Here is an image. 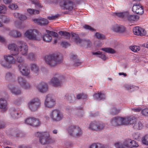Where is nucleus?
<instances>
[{
	"mask_svg": "<svg viewBox=\"0 0 148 148\" xmlns=\"http://www.w3.org/2000/svg\"><path fill=\"white\" fill-rule=\"evenodd\" d=\"M8 48L10 50L12 54L14 56L17 55L19 53L23 55L26 56L28 50L27 45L22 41H18L17 45L14 44L9 45Z\"/></svg>",
	"mask_w": 148,
	"mask_h": 148,
	"instance_id": "nucleus-1",
	"label": "nucleus"
},
{
	"mask_svg": "<svg viewBox=\"0 0 148 148\" xmlns=\"http://www.w3.org/2000/svg\"><path fill=\"white\" fill-rule=\"evenodd\" d=\"M45 60L47 64L51 67H54L61 63L63 60L62 55L60 54L53 53L46 56Z\"/></svg>",
	"mask_w": 148,
	"mask_h": 148,
	"instance_id": "nucleus-2",
	"label": "nucleus"
},
{
	"mask_svg": "<svg viewBox=\"0 0 148 148\" xmlns=\"http://www.w3.org/2000/svg\"><path fill=\"white\" fill-rule=\"evenodd\" d=\"M25 36L28 39L34 40H40L42 39L41 34L36 29H30L25 33Z\"/></svg>",
	"mask_w": 148,
	"mask_h": 148,
	"instance_id": "nucleus-3",
	"label": "nucleus"
},
{
	"mask_svg": "<svg viewBox=\"0 0 148 148\" xmlns=\"http://www.w3.org/2000/svg\"><path fill=\"white\" fill-rule=\"evenodd\" d=\"M41 105V101L38 98L31 99L28 103L29 108L32 111H37L40 107Z\"/></svg>",
	"mask_w": 148,
	"mask_h": 148,
	"instance_id": "nucleus-4",
	"label": "nucleus"
},
{
	"mask_svg": "<svg viewBox=\"0 0 148 148\" xmlns=\"http://www.w3.org/2000/svg\"><path fill=\"white\" fill-rule=\"evenodd\" d=\"M50 116L53 121L57 122L62 120L64 115L62 112L60 110L54 109L51 110L50 114Z\"/></svg>",
	"mask_w": 148,
	"mask_h": 148,
	"instance_id": "nucleus-5",
	"label": "nucleus"
},
{
	"mask_svg": "<svg viewBox=\"0 0 148 148\" xmlns=\"http://www.w3.org/2000/svg\"><path fill=\"white\" fill-rule=\"evenodd\" d=\"M36 136L39 137L40 142L42 144L44 145L50 143V138L49 132H37Z\"/></svg>",
	"mask_w": 148,
	"mask_h": 148,
	"instance_id": "nucleus-6",
	"label": "nucleus"
},
{
	"mask_svg": "<svg viewBox=\"0 0 148 148\" xmlns=\"http://www.w3.org/2000/svg\"><path fill=\"white\" fill-rule=\"evenodd\" d=\"M67 130L70 135L73 137H79L82 134L81 128L77 126L71 125L69 127Z\"/></svg>",
	"mask_w": 148,
	"mask_h": 148,
	"instance_id": "nucleus-7",
	"label": "nucleus"
},
{
	"mask_svg": "<svg viewBox=\"0 0 148 148\" xmlns=\"http://www.w3.org/2000/svg\"><path fill=\"white\" fill-rule=\"evenodd\" d=\"M64 80V77L59 74H55L54 76L52 78L50 82L54 87L60 86L62 82Z\"/></svg>",
	"mask_w": 148,
	"mask_h": 148,
	"instance_id": "nucleus-8",
	"label": "nucleus"
},
{
	"mask_svg": "<svg viewBox=\"0 0 148 148\" xmlns=\"http://www.w3.org/2000/svg\"><path fill=\"white\" fill-rule=\"evenodd\" d=\"M60 6L64 10H71L73 8V3L69 0H63L60 1Z\"/></svg>",
	"mask_w": 148,
	"mask_h": 148,
	"instance_id": "nucleus-9",
	"label": "nucleus"
},
{
	"mask_svg": "<svg viewBox=\"0 0 148 148\" xmlns=\"http://www.w3.org/2000/svg\"><path fill=\"white\" fill-rule=\"evenodd\" d=\"M110 123L112 125L114 126L124 125V118L119 116L114 117L111 119Z\"/></svg>",
	"mask_w": 148,
	"mask_h": 148,
	"instance_id": "nucleus-10",
	"label": "nucleus"
},
{
	"mask_svg": "<svg viewBox=\"0 0 148 148\" xmlns=\"http://www.w3.org/2000/svg\"><path fill=\"white\" fill-rule=\"evenodd\" d=\"M26 123L34 127H37L39 126L40 122L39 120L34 117H29L25 120Z\"/></svg>",
	"mask_w": 148,
	"mask_h": 148,
	"instance_id": "nucleus-11",
	"label": "nucleus"
},
{
	"mask_svg": "<svg viewBox=\"0 0 148 148\" xmlns=\"http://www.w3.org/2000/svg\"><path fill=\"white\" fill-rule=\"evenodd\" d=\"M56 103L55 100L51 97V95H48L46 97L44 104L46 107L52 108L54 107Z\"/></svg>",
	"mask_w": 148,
	"mask_h": 148,
	"instance_id": "nucleus-12",
	"label": "nucleus"
},
{
	"mask_svg": "<svg viewBox=\"0 0 148 148\" xmlns=\"http://www.w3.org/2000/svg\"><path fill=\"white\" fill-rule=\"evenodd\" d=\"M18 67L20 72L21 74L25 76H28L30 77L29 75L30 70L27 67V65L26 64H19L18 65Z\"/></svg>",
	"mask_w": 148,
	"mask_h": 148,
	"instance_id": "nucleus-13",
	"label": "nucleus"
},
{
	"mask_svg": "<svg viewBox=\"0 0 148 148\" xmlns=\"http://www.w3.org/2000/svg\"><path fill=\"white\" fill-rule=\"evenodd\" d=\"M131 140L129 139H127L123 143H116L115 144V146L116 148H129V147H132V146L130 145Z\"/></svg>",
	"mask_w": 148,
	"mask_h": 148,
	"instance_id": "nucleus-14",
	"label": "nucleus"
},
{
	"mask_svg": "<svg viewBox=\"0 0 148 148\" xmlns=\"http://www.w3.org/2000/svg\"><path fill=\"white\" fill-rule=\"evenodd\" d=\"M132 11L134 13L140 15L142 14L144 12L143 6L138 3L134 4L132 8Z\"/></svg>",
	"mask_w": 148,
	"mask_h": 148,
	"instance_id": "nucleus-15",
	"label": "nucleus"
},
{
	"mask_svg": "<svg viewBox=\"0 0 148 148\" xmlns=\"http://www.w3.org/2000/svg\"><path fill=\"white\" fill-rule=\"evenodd\" d=\"M133 32L135 35L141 36H145L146 34V31L145 29L138 26L134 27Z\"/></svg>",
	"mask_w": 148,
	"mask_h": 148,
	"instance_id": "nucleus-16",
	"label": "nucleus"
},
{
	"mask_svg": "<svg viewBox=\"0 0 148 148\" xmlns=\"http://www.w3.org/2000/svg\"><path fill=\"white\" fill-rule=\"evenodd\" d=\"M33 21L34 23L41 26H45L47 25L49 23L48 20L44 18L34 19H33Z\"/></svg>",
	"mask_w": 148,
	"mask_h": 148,
	"instance_id": "nucleus-17",
	"label": "nucleus"
},
{
	"mask_svg": "<svg viewBox=\"0 0 148 148\" xmlns=\"http://www.w3.org/2000/svg\"><path fill=\"white\" fill-rule=\"evenodd\" d=\"M8 104L6 100L4 98L0 99V109L3 112H5L8 109Z\"/></svg>",
	"mask_w": 148,
	"mask_h": 148,
	"instance_id": "nucleus-18",
	"label": "nucleus"
},
{
	"mask_svg": "<svg viewBox=\"0 0 148 148\" xmlns=\"http://www.w3.org/2000/svg\"><path fill=\"white\" fill-rule=\"evenodd\" d=\"M8 87L13 94L18 95L20 94L21 92V90L18 87H15L11 84H10L8 86Z\"/></svg>",
	"mask_w": 148,
	"mask_h": 148,
	"instance_id": "nucleus-19",
	"label": "nucleus"
},
{
	"mask_svg": "<svg viewBox=\"0 0 148 148\" xmlns=\"http://www.w3.org/2000/svg\"><path fill=\"white\" fill-rule=\"evenodd\" d=\"M48 85L45 82H42L38 85L37 88L41 92H44L48 90Z\"/></svg>",
	"mask_w": 148,
	"mask_h": 148,
	"instance_id": "nucleus-20",
	"label": "nucleus"
},
{
	"mask_svg": "<svg viewBox=\"0 0 148 148\" xmlns=\"http://www.w3.org/2000/svg\"><path fill=\"white\" fill-rule=\"evenodd\" d=\"M114 31L115 32L123 33L125 31V28L121 25H116L112 27Z\"/></svg>",
	"mask_w": 148,
	"mask_h": 148,
	"instance_id": "nucleus-21",
	"label": "nucleus"
},
{
	"mask_svg": "<svg viewBox=\"0 0 148 148\" xmlns=\"http://www.w3.org/2000/svg\"><path fill=\"white\" fill-rule=\"evenodd\" d=\"M136 121L135 118L131 116L126 118H124V125L134 124Z\"/></svg>",
	"mask_w": 148,
	"mask_h": 148,
	"instance_id": "nucleus-22",
	"label": "nucleus"
},
{
	"mask_svg": "<svg viewBox=\"0 0 148 148\" xmlns=\"http://www.w3.org/2000/svg\"><path fill=\"white\" fill-rule=\"evenodd\" d=\"M70 58L74 62L73 65L74 66H77L80 65L81 62H80L79 59L77 58L76 55L72 54H71Z\"/></svg>",
	"mask_w": 148,
	"mask_h": 148,
	"instance_id": "nucleus-23",
	"label": "nucleus"
},
{
	"mask_svg": "<svg viewBox=\"0 0 148 148\" xmlns=\"http://www.w3.org/2000/svg\"><path fill=\"white\" fill-rule=\"evenodd\" d=\"M10 114L11 117L13 119L18 118L21 116L19 112L14 109H11L10 110Z\"/></svg>",
	"mask_w": 148,
	"mask_h": 148,
	"instance_id": "nucleus-24",
	"label": "nucleus"
},
{
	"mask_svg": "<svg viewBox=\"0 0 148 148\" xmlns=\"http://www.w3.org/2000/svg\"><path fill=\"white\" fill-rule=\"evenodd\" d=\"M4 60L7 62H8V64L10 65L11 64H13L15 63L14 59L12 56H4Z\"/></svg>",
	"mask_w": 148,
	"mask_h": 148,
	"instance_id": "nucleus-25",
	"label": "nucleus"
},
{
	"mask_svg": "<svg viewBox=\"0 0 148 148\" xmlns=\"http://www.w3.org/2000/svg\"><path fill=\"white\" fill-rule=\"evenodd\" d=\"M139 19V16L136 15H130L128 12V15L126 17L125 20H128L129 21L131 22L135 21Z\"/></svg>",
	"mask_w": 148,
	"mask_h": 148,
	"instance_id": "nucleus-26",
	"label": "nucleus"
},
{
	"mask_svg": "<svg viewBox=\"0 0 148 148\" xmlns=\"http://www.w3.org/2000/svg\"><path fill=\"white\" fill-rule=\"evenodd\" d=\"M94 98L97 100H100L105 98V95L103 93L101 92L95 94L93 95Z\"/></svg>",
	"mask_w": 148,
	"mask_h": 148,
	"instance_id": "nucleus-27",
	"label": "nucleus"
},
{
	"mask_svg": "<svg viewBox=\"0 0 148 148\" xmlns=\"http://www.w3.org/2000/svg\"><path fill=\"white\" fill-rule=\"evenodd\" d=\"M71 35L72 38L74 41L77 44H79L82 39L80 38L78 35L75 33H71Z\"/></svg>",
	"mask_w": 148,
	"mask_h": 148,
	"instance_id": "nucleus-28",
	"label": "nucleus"
},
{
	"mask_svg": "<svg viewBox=\"0 0 148 148\" xmlns=\"http://www.w3.org/2000/svg\"><path fill=\"white\" fill-rule=\"evenodd\" d=\"M31 69L34 73L37 75L38 74L39 70L38 66L34 63L31 64Z\"/></svg>",
	"mask_w": 148,
	"mask_h": 148,
	"instance_id": "nucleus-29",
	"label": "nucleus"
},
{
	"mask_svg": "<svg viewBox=\"0 0 148 148\" xmlns=\"http://www.w3.org/2000/svg\"><path fill=\"white\" fill-rule=\"evenodd\" d=\"M114 14L118 17L123 18L125 20L126 17L128 15V12H116Z\"/></svg>",
	"mask_w": 148,
	"mask_h": 148,
	"instance_id": "nucleus-30",
	"label": "nucleus"
},
{
	"mask_svg": "<svg viewBox=\"0 0 148 148\" xmlns=\"http://www.w3.org/2000/svg\"><path fill=\"white\" fill-rule=\"evenodd\" d=\"M105 126V123L102 122L97 121L96 131H98L103 129Z\"/></svg>",
	"mask_w": 148,
	"mask_h": 148,
	"instance_id": "nucleus-31",
	"label": "nucleus"
},
{
	"mask_svg": "<svg viewBox=\"0 0 148 148\" xmlns=\"http://www.w3.org/2000/svg\"><path fill=\"white\" fill-rule=\"evenodd\" d=\"M9 34L11 36L15 37H19L21 35L19 32L15 30L11 31L9 32Z\"/></svg>",
	"mask_w": 148,
	"mask_h": 148,
	"instance_id": "nucleus-32",
	"label": "nucleus"
},
{
	"mask_svg": "<svg viewBox=\"0 0 148 148\" xmlns=\"http://www.w3.org/2000/svg\"><path fill=\"white\" fill-rule=\"evenodd\" d=\"M65 97L66 98L70 103H73L75 100L74 95L72 94H66Z\"/></svg>",
	"mask_w": 148,
	"mask_h": 148,
	"instance_id": "nucleus-33",
	"label": "nucleus"
},
{
	"mask_svg": "<svg viewBox=\"0 0 148 148\" xmlns=\"http://www.w3.org/2000/svg\"><path fill=\"white\" fill-rule=\"evenodd\" d=\"M133 127L135 129L140 130L143 128V125L141 122L137 121L134 123Z\"/></svg>",
	"mask_w": 148,
	"mask_h": 148,
	"instance_id": "nucleus-34",
	"label": "nucleus"
},
{
	"mask_svg": "<svg viewBox=\"0 0 148 148\" xmlns=\"http://www.w3.org/2000/svg\"><path fill=\"white\" fill-rule=\"evenodd\" d=\"M96 121H94L91 122L90 123L88 127L89 129L92 130L96 131V128H97L96 127Z\"/></svg>",
	"mask_w": 148,
	"mask_h": 148,
	"instance_id": "nucleus-35",
	"label": "nucleus"
},
{
	"mask_svg": "<svg viewBox=\"0 0 148 148\" xmlns=\"http://www.w3.org/2000/svg\"><path fill=\"white\" fill-rule=\"evenodd\" d=\"M58 33L60 35L64 37L66 39H68L70 38V35L69 32L61 31L59 32Z\"/></svg>",
	"mask_w": 148,
	"mask_h": 148,
	"instance_id": "nucleus-36",
	"label": "nucleus"
},
{
	"mask_svg": "<svg viewBox=\"0 0 148 148\" xmlns=\"http://www.w3.org/2000/svg\"><path fill=\"white\" fill-rule=\"evenodd\" d=\"M43 40L47 42H49L51 41V37L48 34H46L43 36L42 35Z\"/></svg>",
	"mask_w": 148,
	"mask_h": 148,
	"instance_id": "nucleus-37",
	"label": "nucleus"
},
{
	"mask_svg": "<svg viewBox=\"0 0 148 148\" xmlns=\"http://www.w3.org/2000/svg\"><path fill=\"white\" fill-rule=\"evenodd\" d=\"M90 148H104L103 144L99 143H93L90 147Z\"/></svg>",
	"mask_w": 148,
	"mask_h": 148,
	"instance_id": "nucleus-38",
	"label": "nucleus"
},
{
	"mask_svg": "<svg viewBox=\"0 0 148 148\" xmlns=\"http://www.w3.org/2000/svg\"><path fill=\"white\" fill-rule=\"evenodd\" d=\"M91 44V42L89 40L82 39L79 44L82 45H86L88 47H90Z\"/></svg>",
	"mask_w": 148,
	"mask_h": 148,
	"instance_id": "nucleus-39",
	"label": "nucleus"
},
{
	"mask_svg": "<svg viewBox=\"0 0 148 148\" xmlns=\"http://www.w3.org/2000/svg\"><path fill=\"white\" fill-rule=\"evenodd\" d=\"M101 50L103 51L109 53L113 54L115 53V51L114 50L111 48H102Z\"/></svg>",
	"mask_w": 148,
	"mask_h": 148,
	"instance_id": "nucleus-40",
	"label": "nucleus"
},
{
	"mask_svg": "<svg viewBox=\"0 0 148 148\" xmlns=\"http://www.w3.org/2000/svg\"><path fill=\"white\" fill-rule=\"evenodd\" d=\"M88 95L84 93L81 94H79L77 95L76 98L78 99H86L87 98Z\"/></svg>",
	"mask_w": 148,
	"mask_h": 148,
	"instance_id": "nucleus-41",
	"label": "nucleus"
},
{
	"mask_svg": "<svg viewBox=\"0 0 148 148\" xmlns=\"http://www.w3.org/2000/svg\"><path fill=\"white\" fill-rule=\"evenodd\" d=\"M17 81L18 83L21 86L22 85H23L24 83L26 81L25 79L23 77L20 76L18 77L17 78Z\"/></svg>",
	"mask_w": 148,
	"mask_h": 148,
	"instance_id": "nucleus-42",
	"label": "nucleus"
},
{
	"mask_svg": "<svg viewBox=\"0 0 148 148\" xmlns=\"http://www.w3.org/2000/svg\"><path fill=\"white\" fill-rule=\"evenodd\" d=\"M142 143L146 145H148V135H146L142 138Z\"/></svg>",
	"mask_w": 148,
	"mask_h": 148,
	"instance_id": "nucleus-43",
	"label": "nucleus"
},
{
	"mask_svg": "<svg viewBox=\"0 0 148 148\" xmlns=\"http://www.w3.org/2000/svg\"><path fill=\"white\" fill-rule=\"evenodd\" d=\"M5 78L6 80H10L14 78V75L10 73H7L5 75Z\"/></svg>",
	"mask_w": 148,
	"mask_h": 148,
	"instance_id": "nucleus-44",
	"label": "nucleus"
},
{
	"mask_svg": "<svg viewBox=\"0 0 148 148\" xmlns=\"http://www.w3.org/2000/svg\"><path fill=\"white\" fill-rule=\"evenodd\" d=\"M27 11L31 14H37L39 13V11L38 10H37L32 9H28L27 10Z\"/></svg>",
	"mask_w": 148,
	"mask_h": 148,
	"instance_id": "nucleus-45",
	"label": "nucleus"
},
{
	"mask_svg": "<svg viewBox=\"0 0 148 148\" xmlns=\"http://www.w3.org/2000/svg\"><path fill=\"white\" fill-rule=\"evenodd\" d=\"M130 48V49L134 52L138 51L140 49V47L136 46H131Z\"/></svg>",
	"mask_w": 148,
	"mask_h": 148,
	"instance_id": "nucleus-46",
	"label": "nucleus"
},
{
	"mask_svg": "<svg viewBox=\"0 0 148 148\" xmlns=\"http://www.w3.org/2000/svg\"><path fill=\"white\" fill-rule=\"evenodd\" d=\"M120 112V110L114 108L112 109L110 113L112 115H116L118 114Z\"/></svg>",
	"mask_w": 148,
	"mask_h": 148,
	"instance_id": "nucleus-47",
	"label": "nucleus"
},
{
	"mask_svg": "<svg viewBox=\"0 0 148 148\" xmlns=\"http://www.w3.org/2000/svg\"><path fill=\"white\" fill-rule=\"evenodd\" d=\"M28 58L30 60H33L36 58V56L33 53H30L28 55Z\"/></svg>",
	"mask_w": 148,
	"mask_h": 148,
	"instance_id": "nucleus-48",
	"label": "nucleus"
},
{
	"mask_svg": "<svg viewBox=\"0 0 148 148\" xmlns=\"http://www.w3.org/2000/svg\"><path fill=\"white\" fill-rule=\"evenodd\" d=\"M0 63L4 67L7 68L10 67V65L9 64L8 62H7L5 60L1 61L0 62Z\"/></svg>",
	"mask_w": 148,
	"mask_h": 148,
	"instance_id": "nucleus-49",
	"label": "nucleus"
},
{
	"mask_svg": "<svg viewBox=\"0 0 148 148\" xmlns=\"http://www.w3.org/2000/svg\"><path fill=\"white\" fill-rule=\"evenodd\" d=\"M16 60L17 62L20 63L19 64H25L23 62V59L21 56H19L17 57Z\"/></svg>",
	"mask_w": 148,
	"mask_h": 148,
	"instance_id": "nucleus-50",
	"label": "nucleus"
},
{
	"mask_svg": "<svg viewBox=\"0 0 148 148\" xmlns=\"http://www.w3.org/2000/svg\"><path fill=\"white\" fill-rule=\"evenodd\" d=\"M32 3L33 4H34L36 6L38 7L42 8L41 5L40 3V1H37L36 0H30Z\"/></svg>",
	"mask_w": 148,
	"mask_h": 148,
	"instance_id": "nucleus-51",
	"label": "nucleus"
},
{
	"mask_svg": "<svg viewBox=\"0 0 148 148\" xmlns=\"http://www.w3.org/2000/svg\"><path fill=\"white\" fill-rule=\"evenodd\" d=\"M46 32L48 34L51 35L55 37H57L58 36V34L56 32L47 30H46Z\"/></svg>",
	"mask_w": 148,
	"mask_h": 148,
	"instance_id": "nucleus-52",
	"label": "nucleus"
},
{
	"mask_svg": "<svg viewBox=\"0 0 148 148\" xmlns=\"http://www.w3.org/2000/svg\"><path fill=\"white\" fill-rule=\"evenodd\" d=\"M95 36L97 38L103 40L105 38V36L104 35L98 32L96 33Z\"/></svg>",
	"mask_w": 148,
	"mask_h": 148,
	"instance_id": "nucleus-53",
	"label": "nucleus"
},
{
	"mask_svg": "<svg viewBox=\"0 0 148 148\" xmlns=\"http://www.w3.org/2000/svg\"><path fill=\"white\" fill-rule=\"evenodd\" d=\"M24 83L23 85L21 86L23 88L27 89L30 88V85L29 83L26 81Z\"/></svg>",
	"mask_w": 148,
	"mask_h": 148,
	"instance_id": "nucleus-54",
	"label": "nucleus"
},
{
	"mask_svg": "<svg viewBox=\"0 0 148 148\" xmlns=\"http://www.w3.org/2000/svg\"><path fill=\"white\" fill-rule=\"evenodd\" d=\"M130 145L132 146V147H129V148H132L134 147H138V145L136 142L134 140H131Z\"/></svg>",
	"mask_w": 148,
	"mask_h": 148,
	"instance_id": "nucleus-55",
	"label": "nucleus"
},
{
	"mask_svg": "<svg viewBox=\"0 0 148 148\" xmlns=\"http://www.w3.org/2000/svg\"><path fill=\"white\" fill-rule=\"evenodd\" d=\"M125 89L129 90L134 88V86L132 85L125 84L124 86Z\"/></svg>",
	"mask_w": 148,
	"mask_h": 148,
	"instance_id": "nucleus-56",
	"label": "nucleus"
},
{
	"mask_svg": "<svg viewBox=\"0 0 148 148\" xmlns=\"http://www.w3.org/2000/svg\"><path fill=\"white\" fill-rule=\"evenodd\" d=\"M84 28L87 29L89 30L90 31H92L95 30L92 27L88 25H85L83 26Z\"/></svg>",
	"mask_w": 148,
	"mask_h": 148,
	"instance_id": "nucleus-57",
	"label": "nucleus"
},
{
	"mask_svg": "<svg viewBox=\"0 0 148 148\" xmlns=\"http://www.w3.org/2000/svg\"><path fill=\"white\" fill-rule=\"evenodd\" d=\"M142 114L145 116H147L148 114V108H145L141 111Z\"/></svg>",
	"mask_w": 148,
	"mask_h": 148,
	"instance_id": "nucleus-58",
	"label": "nucleus"
},
{
	"mask_svg": "<svg viewBox=\"0 0 148 148\" xmlns=\"http://www.w3.org/2000/svg\"><path fill=\"white\" fill-rule=\"evenodd\" d=\"M9 7L12 10L16 9L18 8V6L17 5L13 3L10 4Z\"/></svg>",
	"mask_w": 148,
	"mask_h": 148,
	"instance_id": "nucleus-59",
	"label": "nucleus"
},
{
	"mask_svg": "<svg viewBox=\"0 0 148 148\" xmlns=\"http://www.w3.org/2000/svg\"><path fill=\"white\" fill-rule=\"evenodd\" d=\"M22 101V99L21 98H18L14 101V104H18L20 103Z\"/></svg>",
	"mask_w": 148,
	"mask_h": 148,
	"instance_id": "nucleus-60",
	"label": "nucleus"
},
{
	"mask_svg": "<svg viewBox=\"0 0 148 148\" xmlns=\"http://www.w3.org/2000/svg\"><path fill=\"white\" fill-rule=\"evenodd\" d=\"M27 17L24 15L21 14L19 19L21 21H24L27 19Z\"/></svg>",
	"mask_w": 148,
	"mask_h": 148,
	"instance_id": "nucleus-61",
	"label": "nucleus"
},
{
	"mask_svg": "<svg viewBox=\"0 0 148 148\" xmlns=\"http://www.w3.org/2000/svg\"><path fill=\"white\" fill-rule=\"evenodd\" d=\"M61 45L64 48H66L67 46L69 45V43L67 42H63L61 44Z\"/></svg>",
	"mask_w": 148,
	"mask_h": 148,
	"instance_id": "nucleus-62",
	"label": "nucleus"
},
{
	"mask_svg": "<svg viewBox=\"0 0 148 148\" xmlns=\"http://www.w3.org/2000/svg\"><path fill=\"white\" fill-rule=\"evenodd\" d=\"M134 138L136 140H138L139 139L140 136L138 134L135 133L133 134Z\"/></svg>",
	"mask_w": 148,
	"mask_h": 148,
	"instance_id": "nucleus-63",
	"label": "nucleus"
},
{
	"mask_svg": "<svg viewBox=\"0 0 148 148\" xmlns=\"http://www.w3.org/2000/svg\"><path fill=\"white\" fill-rule=\"evenodd\" d=\"M99 57L101 58L102 60H105L106 59V57L104 54L102 53L101 52L100 56H99Z\"/></svg>",
	"mask_w": 148,
	"mask_h": 148,
	"instance_id": "nucleus-64",
	"label": "nucleus"
}]
</instances>
